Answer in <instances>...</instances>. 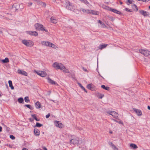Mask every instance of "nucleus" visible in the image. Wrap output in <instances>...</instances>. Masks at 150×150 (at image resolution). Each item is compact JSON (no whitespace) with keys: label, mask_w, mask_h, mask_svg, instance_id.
Listing matches in <instances>:
<instances>
[{"label":"nucleus","mask_w":150,"mask_h":150,"mask_svg":"<svg viewBox=\"0 0 150 150\" xmlns=\"http://www.w3.org/2000/svg\"><path fill=\"white\" fill-rule=\"evenodd\" d=\"M53 67L56 69L63 70L65 68V67L61 63L54 62L53 64Z\"/></svg>","instance_id":"nucleus-1"},{"label":"nucleus","mask_w":150,"mask_h":150,"mask_svg":"<svg viewBox=\"0 0 150 150\" xmlns=\"http://www.w3.org/2000/svg\"><path fill=\"white\" fill-rule=\"evenodd\" d=\"M65 5L66 8L69 10L72 11L74 9V6L68 1H65Z\"/></svg>","instance_id":"nucleus-2"},{"label":"nucleus","mask_w":150,"mask_h":150,"mask_svg":"<svg viewBox=\"0 0 150 150\" xmlns=\"http://www.w3.org/2000/svg\"><path fill=\"white\" fill-rule=\"evenodd\" d=\"M81 140L79 138L77 137L75 138L72 139L70 140V142L71 144H78L80 142Z\"/></svg>","instance_id":"nucleus-3"},{"label":"nucleus","mask_w":150,"mask_h":150,"mask_svg":"<svg viewBox=\"0 0 150 150\" xmlns=\"http://www.w3.org/2000/svg\"><path fill=\"white\" fill-rule=\"evenodd\" d=\"M35 26L36 29L38 30H41L47 32V30H46L43 27V25L39 23H37L35 24Z\"/></svg>","instance_id":"nucleus-4"},{"label":"nucleus","mask_w":150,"mask_h":150,"mask_svg":"<svg viewBox=\"0 0 150 150\" xmlns=\"http://www.w3.org/2000/svg\"><path fill=\"white\" fill-rule=\"evenodd\" d=\"M139 52L146 57H150V51L144 50H139Z\"/></svg>","instance_id":"nucleus-5"},{"label":"nucleus","mask_w":150,"mask_h":150,"mask_svg":"<svg viewBox=\"0 0 150 150\" xmlns=\"http://www.w3.org/2000/svg\"><path fill=\"white\" fill-rule=\"evenodd\" d=\"M22 43L27 46L31 47L33 45L32 42L30 40H23L22 41Z\"/></svg>","instance_id":"nucleus-6"},{"label":"nucleus","mask_w":150,"mask_h":150,"mask_svg":"<svg viewBox=\"0 0 150 150\" xmlns=\"http://www.w3.org/2000/svg\"><path fill=\"white\" fill-rule=\"evenodd\" d=\"M106 112L108 114L112 115L113 117L115 118H117L118 117V114L115 111H110L108 110Z\"/></svg>","instance_id":"nucleus-7"},{"label":"nucleus","mask_w":150,"mask_h":150,"mask_svg":"<svg viewBox=\"0 0 150 150\" xmlns=\"http://www.w3.org/2000/svg\"><path fill=\"white\" fill-rule=\"evenodd\" d=\"M87 88L88 89L92 91H95L96 90L95 86L92 83H90L87 86Z\"/></svg>","instance_id":"nucleus-8"},{"label":"nucleus","mask_w":150,"mask_h":150,"mask_svg":"<svg viewBox=\"0 0 150 150\" xmlns=\"http://www.w3.org/2000/svg\"><path fill=\"white\" fill-rule=\"evenodd\" d=\"M36 73L38 75L43 77L45 76L46 75V73L44 71H36Z\"/></svg>","instance_id":"nucleus-9"},{"label":"nucleus","mask_w":150,"mask_h":150,"mask_svg":"<svg viewBox=\"0 0 150 150\" xmlns=\"http://www.w3.org/2000/svg\"><path fill=\"white\" fill-rule=\"evenodd\" d=\"M133 110L136 113L138 116H141L142 115V112L140 110L136 108H133Z\"/></svg>","instance_id":"nucleus-10"},{"label":"nucleus","mask_w":150,"mask_h":150,"mask_svg":"<svg viewBox=\"0 0 150 150\" xmlns=\"http://www.w3.org/2000/svg\"><path fill=\"white\" fill-rule=\"evenodd\" d=\"M54 123L57 127H58L59 128H62L63 127V125L61 122L59 121H56L54 122Z\"/></svg>","instance_id":"nucleus-11"},{"label":"nucleus","mask_w":150,"mask_h":150,"mask_svg":"<svg viewBox=\"0 0 150 150\" xmlns=\"http://www.w3.org/2000/svg\"><path fill=\"white\" fill-rule=\"evenodd\" d=\"M78 146L79 148H81L83 150H84L86 148V146L84 145V143L81 140Z\"/></svg>","instance_id":"nucleus-12"},{"label":"nucleus","mask_w":150,"mask_h":150,"mask_svg":"<svg viewBox=\"0 0 150 150\" xmlns=\"http://www.w3.org/2000/svg\"><path fill=\"white\" fill-rule=\"evenodd\" d=\"M27 33L31 35H33L35 36H37L38 35V33L36 31H29L27 32Z\"/></svg>","instance_id":"nucleus-13"},{"label":"nucleus","mask_w":150,"mask_h":150,"mask_svg":"<svg viewBox=\"0 0 150 150\" xmlns=\"http://www.w3.org/2000/svg\"><path fill=\"white\" fill-rule=\"evenodd\" d=\"M108 144L111 147L112 149L113 150H118V148H117V147L112 142H108Z\"/></svg>","instance_id":"nucleus-14"},{"label":"nucleus","mask_w":150,"mask_h":150,"mask_svg":"<svg viewBox=\"0 0 150 150\" xmlns=\"http://www.w3.org/2000/svg\"><path fill=\"white\" fill-rule=\"evenodd\" d=\"M139 13L144 16H146L149 15V13L147 11L143 10H140L139 11Z\"/></svg>","instance_id":"nucleus-15"},{"label":"nucleus","mask_w":150,"mask_h":150,"mask_svg":"<svg viewBox=\"0 0 150 150\" xmlns=\"http://www.w3.org/2000/svg\"><path fill=\"white\" fill-rule=\"evenodd\" d=\"M110 11H112L114 13L121 15L122 13L120 11L117 10L115 9H113L111 8Z\"/></svg>","instance_id":"nucleus-16"},{"label":"nucleus","mask_w":150,"mask_h":150,"mask_svg":"<svg viewBox=\"0 0 150 150\" xmlns=\"http://www.w3.org/2000/svg\"><path fill=\"white\" fill-rule=\"evenodd\" d=\"M34 135L36 136H39L40 134V131L39 129L37 128H35L34 130Z\"/></svg>","instance_id":"nucleus-17"},{"label":"nucleus","mask_w":150,"mask_h":150,"mask_svg":"<svg viewBox=\"0 0 150 150\" xmlns=\"http://www.w3.org/2000/svg\"><path fill=\"white\" fill-rule=\"evenodd\" d=\"M101 7L109 11H110L111 9V8L104 4L102 5Z\"/></svg>","instance_id":"nucleus-18"},{"label":"nucleus","mask_w":150,"mask_h":150,"mask_svg":"<svg viewBox=\"0 0 150 150\" xmlns=\"http://www.w3.org/2000/svg\"><path fill=\"white\" fill-rule=\"evenodd\" d=\"M47 80L48 82L52 84H57V83H56L55 81H54L53 80H52L50 78H49L47 79Z\"/></svg>","instance_id":"nucleus-19"},{"label":"nucleus","mask_w":150,"mask_h":150,"mask_svg":"<svg viewBox=\"0 0 150 150\" xmlns=\"http://www.w3.org/2000/svg\"><path fill=\"white\" fill-rule=\"evenodd\" d=\"M36 108L38 109L41 107V103L39 101H37L35 104Z\"/></svg>","instance_id":"nucleus-20"},{"label":"nucleus","mask_w":150,"mask_h":150,"mask_svg":"<svg viewBox=\"0 0 150 150\" xmlns=\"http://www.w3.org/2000/svg\"><path fill=\"white\" fill-rule=\"evenodd\" d=\"M19 74L26 76L28 75V74L26 72L21 70H19Z\"/></svg>","instance_id":"nucleus-21"},{"label":"nucleus","mask_w":150,"mask_h":150,"mask_svg":"<svg viewBox=\"0 0 150 150\" xmlns=\"http://www.w3.org/2000/svg\"><path fill=\"white\" fill-rule=\"evenodd\" d=\"M17 4L15 3L13 5V8L14 9V10H15L16 11H17V10L18 9V6L17 5Z\"/></svg>","instance_id":"nucleus-22"},{"label":"nucleus","mask_w":150,"mask_h":150,"mask_svg":"<svg viewBox=\"0 0 150 150\" xmlns=\"http://www.w3.org/2000/svg\"><path fill=\"white\" fill-rule=\"evenodd\" d=\"M90 14H92L93 15H98L99 14L98 12L94 10H91Z\"/></svg>","instance_id":"nucleus-23"},{"label":"nucleus","mask_w":150,"mask_h":150,"mask_svg":"<svg viewBox=\"0 0 150 150\" xmlns=\"http://www.w3.org/2000/svg\"><path fill=\"white\" fill-rule=\"evenodd\" d=\"M8 84H9V86L10 87L11 89L12 90L14 89V87L13 86L12 81H11V80H9L8 81Z\"/></svg>","instance_id":"nucleus-24"},{"label":"nucleus","mask_w":150,"mask_h":150,"mask_svg":"<svg viewBox=\"0 0 150 150\" xmlns=\"http://www.w3.org/2000/svg\"><path fill=\"white\" fill-rule=\"evenodd\" d=\"M50 20L51 21V22L52 23H56L57 22V21L56 19H55L54 18V17H51L50 18Z\"/></svg>","instance_id":"nucleus-25"},{"label":"nucleus","mask_w":150,"mask_h":150,"mask_svg":"<svg viewBox=\"0 0 150 150\" xmlns=\"http://www.w3.org/2000/svg\"><path fill=\"white\" fill-rule=\"evenodd\" d=\"M108 45V44H105L100 45L99 46V48L100 50H102L103 49L105 48Z\"/></svg>","instance_id":"nucleus-26"},{"label":"nucleus","mask_w":150,"mask_h":150,"mask_svg":"<svg viewBox=\"0 0 150 150\" xmlns=\"http://www.w3.org/2000/svg\"><path fill=\"white\" fill-rule=\"evenodd\" d=\"M101 87L103 89H104L107 90V91H109L110 90V88L109 87H108V86L106 87L104 85H101Z\"/></svg>","instance_id":"nucleus-27"},{"label":"nucleus","mask_w":150,"mask_h":150,"mask_svg":"<svg viewBox=\"0 0 150 150\" xmlns=\"http://www.w3.org/2000/svg\"><path fill=\"white\" fill-rule=\"evenodd\" d=\"M78 84H79V86L81 88V89L83 90L86 93H87V91L85 89L84 87L80 83H78Z\"/></svg>","instance_id":"nucleus-28"},{"label":"nucleus","mask_w":150,"mask_h":150,"mask_svg":"<svg viewBox=\"0 0 150 150\" xmlns=\"http://www.w3.org/2000/svg\"><path fill=\"white\" fill-rule=\"evenodd\" d=\"M130 146L134 149H136L137 148V146L135 144H130Z\"/></svg>","instance_id":"nucleus-29"},{"label":"nucleus","mask_w":150,"mask_h":150,"mask_svg":"<svg viewBox=\"0 0 150 150\" xmlns=\"http://www.w3.org/2000/svg\"><path fill=\"white\" fill-rule=\"evenodd\" d=\"M2 61L3 63H6L8 62L9 61L8 58L6 57L4 59L2 60Z\"/></svg>","instance_id":"nucleus-30"},{"label":"nucleus","mask_w":150,"mask_h":150,"mask_svg":"<svg viewBox=\"0 0 150 150\" xmlns=\"http://www.w3.org/2000/svg\"><path fill=\"white\" fill-rule=\"evenodd\" d=\"M134 2V1L133 0H127V1L126 2V3L127 5H129V4H129H132Z\"/></svg>","instance_id":"nucleus-31"},{"label":"nucleus","mask_w":150,"mask_h":150,"mask_svg":"<svg viewBox=\"0 0 150 150\" xmlns=\"http://www.w3.org/2000/svg\"><path fill=\"white\" fill-rule=\"evenodd\" d=\"M63 71L65 73H69V75L71 74V73L69 70L67 69H66L65 68L63 69Z\"/></svg>","instance_id":"nucleus-32"},{"label":"nucleus","mask_w":150,"mask_h":150,"mask_svg":"<svg viewBox=\"0 0 150 150\" xmlns=\"http://www.w3.org/2000/svg\"><path fill=\"white\" fill-rule=\"evenodd\" d=\"M42 124H41L38 122H37L36 123V124L34 126V127H40L42 126Z\"/></svg>","instance_id":"nucleus-33"},{"label":"nucleus","mask_w":150,"mask_h":150,"mask_svg":"<svg viewBox=\"0 0 150 150\" xmlns=\"http://www.w3.org/2000/svg\"><path fill=\"white\" fill-rule=\"evenodd\" d=\"M48 43V41H42L41 42L42 44L43 45H45L47 46V44Z\"/></svg>","instance_id":"nucleus-34"},{"label":"nucleus","mask_w":150,"mask_h":150,"mask_svg":"<svg viewBox=\"0 0 150 150\" xmlns=\"http://www.w3.org/2000/svg\"><path fill=\"white\" fill-rule=\"evenodd\" d=\"M25 106L27 107L30 110H32L33 109V107H32L30 105H25Z\"/></svg>","instance_id":"nucleus-35"},{"label":"nucleus","mask_w":150,"mask_h":150,"mask_svg":"<svg viewBox=\"0 0 150 150\" xmlns=\"http://www.w3.org/2000/svg\"><path fill=\"white\" fill-rule=\"evenodd\" d=\"M24 100L25 101L26 103H28L29 102L30 100L29 99V97L28 96H26L25 97Z\"/></svg>","instance_id":"nucleus-36"},{"label":"nucleus","mask_w":150,"mask_h":150,"mask_svg":"<svg viewBox=\"0 0 150 150\" xmlns=\"http://www.w3.org/2000/svg\"><path fill=\"white\" fill-rule=\"evenodd\" d=\"M32 117L35 119L37 121H39V120L37 118L35 115H32Z\"/></svg>","instance_id":"nucleus-37"},{"label":"nucleus","mask_w":150,"mask_h":150,"mask_svg":"<svg viewBox=\"0 0 150 150\" xmlns=\"http://www.w3.org/2000/svg\"><path fill=\"white\" fill-rule=\"evenodd\" d=\"M19 103H24V101L23 98H19Z\"/></svg>","instance_id":"nucleus-38"},{"label":"nucleus","mask_w":150,"mask_h":150,"mask_svg":"<svg viewBox=\"0 0 150 150\" xmlns=\"http://www.w3.org/2000/svg\"><path fill=\"white\" fill-rule=\"evenodd\" d=\"M39 4L41 5L43 7H45L46 6V4L44 3V2H40V3H39Z\"/></svg>","instance_id":"nucleus-39"},{"label":"nucleus","mask_w":150,"mask_h":150,"mask_svg":"<svg viewBox=\"0 0 150 150\" xmlns=\"http://www.w3.org/2000/svg\"><path fill=\"white\" fill-rule=\"evenodd\" d=\"M68 76L69 77L71 76V77L73 79H74L75 78V75L74 74H71H71L68 75Z\"/></svg>","instance_id":"nucleus-40"},{"label":"nucleus","mask_w":150,"mask_h":150,"mask_svg":"<svg viewBox=\"0 0 150 150\" xmlns=\"http://www.w3.org/2000/svg\"><path fill=\"white\" fill-rule=\"evenodd\" d=\"M101 25H102V27L103 28H105L106 27V26L105 25L104 23H102L101 24Z\"/></svg>","instance_id":"nucleus-41"},{"label":"nucleus","mask_w":150,"mask_h":150,"mask_svg":"<svg viewBox=\"0 0 150 150\" xmlns=\"http://www.w3.org/2000/svg\"><path fill=\"white\" fill-rule=\"evenodd\" d=\"M115 122H118V123H119V124H123V122L121 121H117L116 120H115V119H113V120Z\"/></svg>","instance_id":"nucleus-42"},{"label":"nucleus","mask_w":150,"mask_h":150,"mask_svg":"<svg viewBox=\"0 0 150 150\" xmlns=\"http://www.w3.org/2000/svg\"><path fill=\"white\" fill-rule=\"evenodd\" d=\"M10 137L12 139H15V137L12 135H10Z\"/></svg>","instance_id":"nucleus-43"},{"label":"nucleus","mask_w":150,"mask_h":150,"mask_svg":"<svg viewBox=\"0 0 150 150\" xmlns=\"http://www.w3.org/2000/svg\"><path fill=\"white\" fill-rule=\"evenodd\" d=\"M86 4H89L88 2L86 0H83L82 1Z\"/></svg>","instance_id":"nucleus-44"},{"label":"nucleus","mask_w":150,"mask_h":150,"mask_svg":"<svg viewBox=\"0 0 150 150\" xmlns=\"http://www.w3.org/2000/svg\"><path fill=\"white\" fill-rule=\"evenodd\" d=\"M104 96V95H103V94H100L99 95V98L100 99H101L103 98V97Z\"/></svg>","instance_id":"nucleus-45"},{"label":"nucleus","mask_w":150,"mask_h":150,"mask_svg":"<svg viewBox=\"0 0 150 150\" xmlns=\"http://www.w3.org/2000/svg\"><path fill=\"white\" fill-rule=\"evenodd\" d=\"M52 44V43L50 42H48V43L47 44V46L51 47Z\"/></svg>","instance_id":"nucleus-46"},{"label":"nucleus","mask_w":150,"mask_h":150,"mask_svg":"<svg viewBox=\"0 0 150 150\" xmlns=\"http://www.w3.org/2000/svg\"><path fill=\"white\" fill-rule=\"evenodd\" d=\"M125 10L127 11H129V12H132V10L129 9L128 8H125Z\"/></svg>","instance_id":"nucleus-47"},{"label":"nucleus","mask_w":150,"mask_h":150,"mask_svg":"<svg viewBox=\"0 0 150 150\" xmlns=\"http://www.w3.org/2000/svg\"><path fill=\"white\" fill-rule=\"evenodd\" d=\"M133 7H134L136 9L137 11H138V9L137 5L135 4H134L133 5Z\"/></svg>","instance_id":"nucleus-48"},{"label":"nucleus","mask_w":150,"mask_h":150,"mask_svg":"<svg viewBox=\"0 0 150 150\" xmlns=\"http://www.w3.org/2000/svg\"><path fill=\"white\" fill-rule=\"evenodd\" d=\"M86 13L88 14H90L91 10L88 9L86 10Z\"/></svg>","instance_id":"nucleus-49"},{"label":"nucleus","mask_w":150,"mask_h":150,"mask_svg":"<svg viewBox=\"0 0 150 150\" xmlns=\"http://www.w3.org/2000/svg\"><path fill=\"white\" fill-rule=\"evenodd\" d=\"M50 116V113L48 114L46 116V117L47 118H48Z\"/></svg>","instance_id":"nucleus-50"},{"label":"nucleus","mask_w":150,"mask_h":150,"mask_svg":"<svg viewBox=\"0 0 150 150\" xmlns=\"http://www.w3.org/2000/svg\"><path fill=\"white\" fill-rule=\"evenodd\" d=\"M110 20L112 21H113L115 20V18L112 17H110Z\"/></svg>","instance_id":"nucleus-51"},{"label":"nucleus","mask_w":150,"mask_h":150,"mask_svg":"<svg viewBox=\"0 0 150 150\" xmlns=\"http://www.w3.org/2000/svg\"><path fill=\"white\" fill-rule=\"evenodd\" d=\"M82 68L83 69V71L86 72H87V70L86 68H85L84 67H82Z\"/></svg>","instance_id":"nucleus-52"},{"label":"nucleus","mask_w":150,"mask_h":150,"mask_svg":"<svg viewBox=\"0 0 150 150\" xmlns=\"http://www.w3.org/2000/svg\"><path fill=\"white\" fill-rule=\"evenodd\" d=\"M28 6H30L32 5V2H29L28 3Z\"/></svg>","instance_id":"nucleus-53"},{"label":"nucleus","mask_w":150,"mask_h":150,"mask_svg":"<svg viewBox=\"0 0 150 150\" xmlns=\"http://www.w3.org/2000/svg\"><path fill=\"white\" fill-rule=\"evenodd\" d=\"M55 46H55V45L54 44L52 43V45H51V47H52L53 48H54V47H55Z\"/></svg>","instance_id":"nucleus-54"},{"label":"nucleus","mask_w":150,"mask_h":150,"mask_svg":"<svg viewBox=\"0 0 150 150\" xmlns=\"http://www.w3.org/2000/svg\"><path fill=\"white\" fill-rule=\"evenodd\" d=\"M98 23H100V24L103 23L100 20H98Z\"/></svg>","instance_id":"nucleus-55"},{"label":"nucleus","mask_w":150,"mask_h":150,"mask_svg":"<svg viewBox=\"0 0 150 150\" xmlns=\"http://www.w3.org/2000/svg\"><path fill=\"white\" fill-rule=\"evenodd\" d=\"M98 23H100V24L103 23L100 20H98Z\"/></svg>","instance_id":"nucleus-56"},{"label":"nucleus","mask_w":150,"mask_h":150,"mask_svg":"<svg viewBox=\"0 0 150 150\" xmlns=\"http://www.w3.org/2000/svg\"><path fill=\"white\" fill-rule=\"evenodd\" d=\"M29 120L31 122H33V119L32 118H29Z\"/></svg>","instance_id":"nucleus-57"},{"label":"nucleus","mask_w":150,"mask_h":150,"mask_svg":"<svg viewBox=\"0 0 150 150\" xmlns=\"http://www.w3.org/2000/svg\"><path fill=\"white\" fill-rule=\"evenodd\" d=\"M82 11L84 13H86V10L84 9H82Z\"/></svg>","instance_id":"nucleus-58"},{"label":"nucleus","mask_w":150,"mask_h":150,"mask_svg":"<svg viewBox=\"0 0 150 150\" xmlns=\"http://www.w3.org/2000/svg\"><path fill=\"white\" fill-rule=\"evenodd\" d=\"M149 0H142V1L143 2H147L148 1H149Z\"/></svg>","instance_id":"nucleus-59"},{"label":"nucleus","mask_w":150,"mask_h":150,"mask_svg":"<svg viewBox=\"0 0 150 150\" xmlns=\"http://www.w3.org/2000/svg\"><path fill=\"white\" fill-rule=\"evenodd\" d=\"M43 149L44 150H47V148L46 147H43Z\"/></svg>","instance_id":"nucleus-60"},{"label":"nucleus","mask_w":150,"mask_h":150,"mask_svg":"<svg viewBox=\"0 0 150 150\" xmlns=\"http://www.w3.org/2000/svg\"><path fill=\"white\" fill-rule=\"evenodd\" d=\"M2 131V127L0 126V132H1Z\"/></svg>","instance_id":"nucleus-61"},{"label":"nucleus","mask_w":150,"mask_h":150,"mask_svg":"<svg viewBox=\"0 0 150 150\" xmlns=\"http://www.w3.org/2000/svg\"><path fill=\"white\" fill-rule=\"evenodd\" d=\"M147 108H148V109H149V110H150V106H148L147 107Z\"/></svg>","instance_id":"nucleus-62"},{"label":"nucleus","mask_w":150,"mask_h":150,"mask_svg":"<svg viewBox=\"0 0 150 150\" xmlns=\"http://www.w3.org/2000/svg\"><path fill=\"white\" fill-rule=\"evenodd\" d=\"M22 150H28L26 148H24V149H23Z\"/></svg>","instance_id":"nucleus-63"},{"label":"nucleus","mask_w":150,"mask_h":150,"mask_svg":"<svg viewBox=\"0 0 150 150\" xmlns=\"http://www.w3.org/2000/svg\"><path fill=\"white\" fill-rule=\"evenodd\" d=\"M120 3L121 4H122V2L121 1H120Z\"/></svg>","instance_id":"nucleus-64"}]
</instances>
